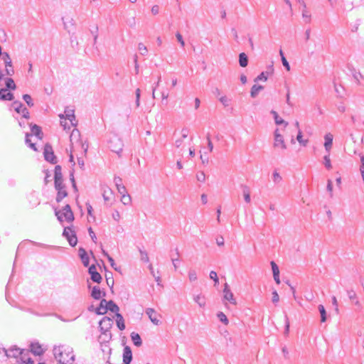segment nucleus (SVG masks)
<instances>
[{
	"label": "nucleus",
	"mask_w": 364,
	"mask_h": 364,
	"mask_svg": "<svg viewBox=\"0 0 364 364\" xmlns=\"http://www.w3.org/2000/svg\"><path fill=\"white\" fill-rule=\"evenodd\" d=\"M53 353L59 364H73L75 360L73 350L70 346H60L55 347Z\"/></svg>",
	"instance_id": "obj_1"
},
{
	"label": "nucleus",
	"mask_w": 364,
	"mask_h": 364,
	"mask_svg": "<svg viewBox=\"0 0 364 364\" xmlns=\"http://www.w3.org/2000/svg\"><path fill=\"white\" fill-rule=\"evenodd\" d=\"M113 321L112 318L107 316H105L102 318V320L99 322L100 330L102 333V338L104 337L103 341H109L111 338V333L109 329L112 326Z\"/></svg>",
	"instance_id": "obj_2"
},
{
	"label": "nucleus",
	"mask_w": 364,
	"mask_h": 364,
	"mask_svg": "<svg viewBox=\"0 0 364 364\" xmlns=\"http://www.w3.org/2000/svg\"><path fill=\"white\" fill-rule=\"evenodd\" d=\"M0 60H4L5 66V73L7 76H12L14 75V69L12 65V60L9 54L6 52H2V48L0 46Z\"/></svg>",
	"instance_id": "obj_3"
},
{
	"label": "nucleus",
	"mask_w": 364,
	"mask_h": 364,
	"mask_svg": "<svg viewBox=\"0 0 364 364\" xmlns=\"http://www.w3.org/2000/svg\"><path fill=\"white\" fill-rule=\"evenodd\" d=\"M108 144L110 150L120 156V154L122 151L124 146L122 139L118 136L113 135L109 138Z\"/></svg>",
	"instance_id": "obj_4"
},
{
	"label": "nucleus",
	"mask_w": 364,
	"mask_h": 364,
	"mask_svg": "<svg viewBox=\"0 0 364 364\" xmlns=\"http://www.w3.org/2000/svg\"><path fill=\"white\" fill-rule=\"evenodd\" d=\"M25 355H28V350L21 349L14 346L7 349L6 358H16L17 359L19 358L21 361H25Z\"/></svg>",
	"instance_id": "obj_5"
},
{
	"label": "nucleus",
	"mask_w": 364,
	"mask_h": 364,
	"mask_svg": "<svg viewBox=\"0 0 364 364\" xmlns=\"http://www.w3.org/2000/svg\"><path fill=\"white\" fill-rule=\"evenodd\" d=\"M63 235L67 239L70 246L75 247L77 245V238L75 232L73 230V228H65L63 232Z\"/></svg>",
	"instance_id": "obj_6"
},
{
	"label": "nucleus",
	"mask_w": 364,
	"mask_h": 364,
	"mask_svg": "<svg viewBox=\"0 0 364 364\" xmlns=\"http://www.w3.org/2000/svg\"><path fill=\"white\" fill-rule=\"evenodd\" d=\"M44 158L47 161L53 164H56L58 163L57 158L54 154L53 147L51 145L46 144L44 146L43 151Z\"/></svg>",
	"instance_id": "obj_7"
},
{
	"label": "nucleus",
	"mask_w": 364,
	"mask_h": 364,
	"mask_svg": "<svg viewBox=\"0 0 364 364\" xmlns=\"http://www.w3.org/2000/svg\"><path fill=\"white\" fill-rule=\"evenodd\" d=\"M12 107L17 113L22 114L23 118H30V113L28 112V109L26 107H24L21 102L14 101L12 104Z\"/></svg>",
	"instance_id": "obj_8"
},
{
	"label": "nucleus",
	"mask_w": 364,
	"mask_h": 364,
	"mask_svg": "<svg viewBox=\"0 0 364 364\" xmlns=\"http://www.w3.org/2000/svg\"><path fill=\"white\" fill-rule=\"evenodd\" d=\"M223 299H224V300L229 301L230 304H232L233 305L237 304L236 299L234 297V295H233L232 292L231 291V290L229 287V285L227 283H225L224 285Z\"/></svg>",
	"instance_id": "obj_9"
},
{
	"label": "nucleus",
	"mask_w": 364,
	"mask_h": 364,
	"mask_svg": "<svg viewBox=\"0 0 364 364\" xmlns=\"http://www.w3.org/2000/svg\"><path fill=\"white\" fill-rule=\"evenodd\" d=\"M88 272L90 274V278L92 282H96L97 284H100L102 282V277L100 275V274L97 272V269L95 264H92L89 267Z\"/></svg>",
	"instance_id": "obj_10"
},
{
	"label": "nucleus",
	"mask_w": 364,
	"mask_h": 364,
	"mask_svg": "<svg viewBox=\"0 0 364 364\" xmlns=\"http://www.w3.org/2000/svg\"><path fill=\"white\" fill-rule=\"evenodd\" d=\"M146 314L149 316L151 321L155 325H159L161 323L159 316H160L154 309L148 308L146 309Z\"/></svg>",
	"instance_id": "obj_11"
},
{
	"label": "nucleus",
	"mask_w": 364,
	"mask_h": 364,
	"mask_svg": "<svg viewBox=\"0 0 364 364\" xmlns=\"http://www.w3.org/2000/svg\"><path fill=\"white\" fill-rule=\"evenodd\" d=\"M132 352L129 346H126L123 349V364H130L132 360Z\"/></svg>",
	"instance_id": "obj_12"
},
{
	"label": "nucleus",
	"mask_w": 364,
	"mask_h": 364,
	"mask_svg": "<svg viewBox=\"0 0 364 364\" xmlns=\"http://www.w3.org/2000/svg\"><path fill=\"white\" fill-rule=\"evenodd\" d=\"M0 87V100L11 101L14 100V97L13 93H11L9 90H6L5 87H3L2 86H1Z\"/></svg>",
	"instance_id": "obj_13"
},
{
	"label": "nucleus",
	"mask_w": 364,
	"mask_h": 364,
	"mask_svg": "<svg viewBox=\"0 0 364 364\" xmlns=\"http://www.w3.org/2000/svg\"><path fill=\"white\" fill-rule=\"evenodd\" d=\"M273 146L274 148L280 147L283 150L287 149V145L282 134H277L276 137H274Z\"/></svg>",
	"instance_id": "obj_14"
},
{
	"label": "nucleus",
	"mask_w": 364,
	"mask_h": 364,
	"mask_svg": "<svg viewBox=\"0 0 364 364\" xmlns=\"http://www.w3.org/2000/svg\"><path fill=\"white\" fill-rule=\"evenodd\" d=\"M106 293L102 291L98 286L93 287L91 291V296L96 300L100 299L102 296H105Z\"/></svg>",
	"instance_id": "obj_15"
},
{
	"label": "nucleus",
	"mask_w": 364,
	"mask_h": 364,
	"mask_svg": "<svg viewBox=\"0 0 364 364\" xmlns=\"http://www.w3.org/2000/svg\"><path fill=\"white\" fill-rule=\"evenodd\" d=\"M270 264H271L274 279L275 282L277 284H280V279H279V267H278V266L277 265V264L274 261H272L270 262Z\"/></svg>",
	"instance_id": "obj_16"
},
{
	"label": "nucleus",
	"mask_w": 364,
	"mask_h": 364,
	"mask_svg": "<svg viewBox=\"0 0 364 364\" xmlns=\"http://www.w3.org/2000/svg\"><path fill=\"white\" fill-rule=\"evenodd\" d=\"M333 138V135L331 133H328L324 136V139H325L324 147H325L326 151L328 153L330 152V150L332 147Z\"/></svg>",
	"instance_id": "obj_17"
},
{
	"label": "nucleus",
	"mask_w": 364,
	"mask_h": 364,
	"mask_svg": "<svg viewBox=\"0 0 364 364\" xmlns=\"http://www.w3.org/2000/svg\"><path fill=\"white\" fill-rule=\"evenodd\" d=\"M273 73L272 66L269 67V70L265 72H262L255 79V82L258 81H267L268 76Z\"/></svg>",
	"instance_id": "obj_18"
},
{
	"label": "nucleus",
	"mask_w": 364,
	"mask_h": 364,
	"mask_svg": "<svg viewBox=\"0 0 364 364\" xmlns=\"http://www.w3.org/2000/svg\"><path fill=\"white\" fill-rule=\"evenodd\" d=\"M96 314L98 315H104L107 312V300L105 299H102L100 301V304L99 307L96 309Z\"/></svg>",
	"instance_id": "obj_19"
},
{
	"label": "nucleus",
	"mask_w": 364,
	"mask_h": 364,
	"mask_svg": "<svg viewBox=\"0 0 364 364\" xmlns=\"http://www.w3.org/2000/svg\"><path fill=\"white\" fill-rule=\"evenodd\" d=\"M31 351L36 355H41L43 353V350L41 346L38 343H33L31 344Z\"/></svg>",
	"instance_id": "obj_20"
},
{
	"label": "nucleus",
	"mask_w": 364,
	"mask_h": 364,
	"mask_svg": "<svg viewBox=\"0 0 364 364\" xmlns=\"http://www.w3.org/2000/svg\"><path fill=\"white\" fill-rule=\"evenodd\" d=\"M3 82H4L5 88L8 90H14L16 88V84L11 77H4Z\"/></svg>",
	"instance_id": "obj_21"
},
{
	"label": "nucleus",
	"mask_w": 364,
	"mask_h": 364,
	"mask_svg": "<svg viewBox=\"0 0 364 364\" xmlns=\"http://www.w3.org/2000/svg\"><path fill=\"white\" fill-rule=\"evenodd\" d=\"M31 125V132H32V135H35L36 137H38V139H41L43 138V132L41 131V128L36 125V124H33V125Z\"/></svg>",
	"instance_id": "obj_22"
},
{
	"label": "nucleus",
	"mask_w": 364,
	"mask_h": 364,
	"mask_svg": "<svg viewBox=\"0 0 364 364\" xmlns=\"http://www.w3.org/2000/svg\"><path fill=\"white\" fill-rule=\"evenodd\" d=\"M65 119H68L70 120L73 126H76V123H74V121L75 120V116L74 114V110L71 109H66L65 110Z\"/></svg>",
	"instance_id": "obj_23"
},
{
	"label": "nucleus",
	"mask_w": 364,
	"mask_h": 364,
	"mask_svg": "<svg viewBox=\"0 0 364 364\" xmlns=\"http://www.w3.org/2000/svg\"><path fill=\"white\" fill-rule=\"evenodd\" d=\"M107 310H109L117 314L119 313V308L112 300H110L107 301Z\"/></svg>",
	"instance_id": "obj_24"
},
{
	"label": "nucleus",
	"mask_w": 364,
	"mask_h": 364,
	"mask_svg": "<svg viewBox=\"0 0 364 364\" xmlns=\"http://www.w3.org/2000/svg\"><path fill=\"white\" fill-rule=\"evenodd\" d=\"M131 338H132L134 346H136L137 347H139L141 346L142 341H141V338L140 336L139 335V333L132 332L131 333Z\"/></svg>",
	"instance_id": "obj_25"
},
{
	"label": "nucleus",
	"mask_w": 364,
	"mask_h": 364,
	"mask_svg": "<svg viewBox=\"0 0 364 364\" xmlns=\"http://www.w3.org/2000/svg\"><path fill=\"white\" fill-rule=\"evenodd\" d=\"M264 89V87L262 85H254L250 91V95L252 98H255L259 92L262 91Z\"/></svg>",
	"instance_id": "obj_26"
},
{
	"label": "nucleus",
	"mask_w": 364,
	"mask_h": 364,
	"mask_svg": "<svg viewBox=\"0 0 364 364\" xmlns=\"http://www.w3.org/2000/svg\"><path fill=\"white\" fill-rule=\"evenodd\" d=\"M55 215L58 218V220L60 222H63V219H65L68 222H70L69 220V218L67 216V212L66 211H63V210H55Z\"/></svg>",
	"instance_id": "obj_27"
},
{
	"label": "nucleus",
	"mask_w": 364,
	"mask_h": 364,
	"mask_svg": "<svg viewBox=\"0 0 364 364\" xmlns=\"http://www.w3.org/2000/svg\"><path fill=\"white\" fill-rule=\"evenodd\" d=\"M239 64L242 68H245L248 65V57L245 53L239 54Z\"/></svg>",
	"instance_id": "obj_28"
},
{
	"label": "nucleus",
	"mask_w": 364,
	"mask_h": 364,
	"mask_svg": "<svg viewBox=\"0 0 364 364\" xmlns=\"http://www.w3.org/2000/svg\"><path fill=\"white\" fill-rule=\"evenodd\" d=\"M63 180L62 168L60 165L55 167L54 181Z\"/></svg>",
	"instance_id": "obj_29"
},
{
	"label": "nucleus",
	"mask_w": 364,
	"mask_h": 364,
	"mask_svg": "<svg viewBox=\"0 0 364 364\" xmlns=\"http://www.w3.org/2000/svg\"><path fill=\"white\" fill-rule=\"evenodd\" d=\"M116 317H117V327L121 331L124 330L125 328V324H124V321L123 316L119 313H117L116 314Z\"/></svg>",
	"instance_id": "obj_30"
},
{
	"label": "nucleus",
	"mask_w": 364,
	"mask_h": 364,
	"mask_svg": "<svg viewBox=\"0 0 364 364\" xmlns=\"http://www.w3.org/2000/svg\"><path fill=\"white\" fill-rule=\"evenodd\" d=\"M193 300L200 307H204L205 306V299L204 296L200 294L196 295L193 297Z\"/></svg>",
	"instance_id": "obj_31"
},
{
	"label": "nucleus",
	"mask_w": 364,
	"mask_h": 364,
	"mask_svg": "<svg viewBox=\"0 0 364 364\" xmlns=\"http://www.w3.org/2000/svg\"><path fill=\"white\" fill-rule=\"evenodd\" d=\"M68 196V192L65 189L57 191L56 201L60 203L64 198Z\"/></svg>",
	"instance_id": "obj_32"
},
{
	"label": "nucleus",
	"mask_w": 364,
	"mask_h": 364,
	"mask_svg": "<svg viewBox=\"0 0 364 364\" xmlns=\"http://www.w3.org/2000/svg\"><path fill=\"white\" fill-rule=\"evenodd\" d=\"M63 211H66L67 212V216L69 218L70 221H73L74 220V215H73V213L72 212V210H71V208H70V205L67 204L63 208Z\"/></svg>",
	"instance_id": "obj_33"
},
{
	"label": "nucleus",
	"mask_w": 364,
	"mask_h": 364,
	"mask_svg": "<svg viewBox=\"0 0 364 364\" xmlns=\"http://www.w3.org/2000/svg\"><path fill=\"white\" fill-rule=\"evenodd\" d=\"M318 311L321 314V321L325 322L326 321V311L324 306L321 304L318 306Z\"/></svg>",
	"instance_id": "obj_34"
},
{
	"label": "nucleus",
	"mask_w": 364,
	"mask_h": 364,
	"mask_svg": "<svg viewBox=\"0 0 364 364\" xmlns=\"http://www.w3.org/2000/svg\"><path fill=\"white\" fill-rule=\"evenodd\" d=\"M62 20L63 21L65 29H68L69 28V25L73 26L75 23V21L73 18H67L63 17Z\"/></svg>",
	"instance_id": "obj_35"
},
{
	"label": "nucleus",
	"mask_w": 364,
	"mask_h": 364,
	"mask_svg": "<svg viewBox=\"0 0 364 364\" xmlns=\"http://www.w3.org/2000/svg\"><path fill=\"white\" fill-rule=\"evenodd\" d=\"M218 318L219 320L224 324L228 325V319L225 314L223 312H219L217 314Z\"/></svg>",
	"instance_id": "obj_36"
},
{
	"label": "nucleus",
	"mask_w": 364,
	"mask_h": 364,
	"mask_svg": "<svg viewBox=\"0 0 364 364\" xmlns=\"http://www.w3.org/2000/svg\"><path fill=\"white\" fill-rule=\"evenodd\" d=\"M23 100L26 102V103L28 105V106L31 107L34 105V104L33 102V100H32L31 95H29L28 94L23 95Z\"/></svg>",
	"instance_id": "obj_37"
},
{
	"label": "nucleus",
	"mask_w": 364,
	"mask_h": 364,
	"mask_svg": "<svg viewBox=\"0 0 364 364\" xmlns=\"http://www.w3.org/2000/svg\"><path fill=\"white\" fill-rule=\"evenodd\" d=\"M243 196H244V199H245V202L250 203V190L247 186H245L243 188Z\"/></svg>",
	"instance_id": "obj_38"
},
{
	"label": "nucleus",
	"mask_w": 364,
	"mask_h": 364,
	"mask_svg": "<svg viewBox=\"0 0 364 364\" xmlns=\"http://www.w3.org/2000/svg\"><path fill=\"white\" fill-rule=\"evenodd\" d=\"M54 185L56 191L65 189V186L63 183V180L54 181Z\"/></svg>",
	"instance_id": "obj_39"
},
{
	"label": "nucleus",
	"mask_w": 364,
	"mask_h": 364,
	"mask_svg": "<svg viewBox=\"0 0 364 364\" xmlns=\"http://www.w3.org/2000/svg\"><path fill=\"white\" fill-rule=\"evenodd\" d=\"M323 160H324L325 167L328 170L331 169L332 168V166H331V163L329 153H328L327 155L324 156Z\"/></svg>",
	"instance_id": "obj_40"
},
{
	"label": "nucleus",
	"mask_w": 364,
	"mask_h": 364,
	"mask_svg": "<svg viewBox=\"0 0 364 364\" xmlns=\"http://www.w3.org/2000/svg\"><path fill=\"white\" fill-rule=\"evenodd\" d=\"M31 135H32V134H28V133H26V139H25V142H26V144L28 146H30L31 149H33V150H35V151H36V145H35V144L31 143V140H30V139H29V137H30Z\"/></svg>",
	"instance_id": "obj_41"
},
{
	"label": "nucleus",
	"mask_w": 364,
	"mask_h": 364,
	"mask_svg": "<svg viewBox=\"0 0 364 364\" xmlns=\"http://www.w3.org/2000/svg\"><path fill=\"white\" fill-rule=\"evenodd\" d=\"M197 273H196V271L195 269H191L189 272H188V279L191 282H194L196 280H197Z\"/></svg>",
	"instance_id": "obj_42"
},
{
	"label": "nucleus",
	"mask_w": 364,
	"mask_h": 364,
	"mask_svg": "<svg viewBox=\"0 0 364 364\" xmlns=\"http://www.w3.org/2000/svg\"><path fill=\"white\" fill-rule=\"evenodd\" d=\"M112 190L110 188H107V190H104L102 196L105 201H109L110 200V196H112Z\"/></svg>",
	"instance_id": "obj_43"
},
{
	"label": "nucleus",
	"mask_w": 364,
	"mask_h": 364,
	"mask_svg": "<svg viewBox=\"0 0 364 364\" xmlns=\"http://www.w3.org/2000/svg\"><path fill=\"white\" fill-rule=\"evenodd\" d=\"M138 49L142 55H146L148 53L146 46H145L142 43H139L138 44Z\"/></svg>",
	"instance_id": "obj_44"
},
{
	"label": "nucleus",
	"mask_w": 364,
	"mask_h": 364,
	"mask_svg": "<svg viewBox=\"0 0 364 364\" xmlns=\"http://www.w3.org/2000/svg\"><path fill=\"white\" fill-rule=\"evenodd\" d=\"M296 139L299 142V144H301L303 146H306L308 142V140H303L302 133L300 130H299V133L297 134Z\"/></svg>",
	"instance_id": "obj_45"
},
{
	"label": "nucleus",
	"mask_w": 364,
	"mask_h": 364,
	"mask_svg": "<svg viewBox=\"0 0 364 364\" xmlns=\"http://www.w3.org/2000/svg\"><path fill=\"white\" fill-rule=\"evenodd\" d=\"M210 278L214 281L215 286L219 283V279L217 273L215 271H210Z\"/></svg>",
	"instance_id": "obj_46"
},
{
	"label": "nucleus",
	"mask_w": 364,
	"mask_h": 364,
	"mask_svg": "<svg viewBox=\"0 0 364 364\" xmlns=\"http://www.w3.org/2000/svg\"><path fill=\"white\" fill-rule=\"evenodd\" d=\"M79 136H80V132H79V130L77 129H73L72 133H71V134H70V141H71L72 144H73V139H74V138H77Z\"/></svg>",
	"instance_id": "obj_47"
},
{
	"label": "nucleus",
	"mask_w": 364,
	"mask_h": 364,
	"mask_svg": "<svg viewBox=\"0 0 364 364\" xmlns=\"http://www.w3.org/2000/svg\"><path fill=\"white\" fill-rule=\"evenodd\" d=\"M274 121L275 124L277 125L284 124V127H287L288 125V122H285L284 119L279 117V115L275 117Z\"/></svg>",
	"instance_id": "obj_48"
},
{
	"label": "nucleus",
	"mask_w": 364,
	"mask_h": 364,
	"mask_svg": "<svg viewBox=\"0 0 364 364\" xmlns=\"http://www.w3.org/2000/svg\"><path fill=\"white\" fill-rule=\"evenodd\" d=\"M273 181L274 183H278L282 181V176L277 171H274L272 174Z\"/></svg>",
	"instance_id": "obj_49"
},
{
	"label": "nucleus",
	"mask_w": 364,
	"mask_h": 364,
	"mask_svg": "<svg viewBox=\"0 0 364 364\" xmlns=\"http://www.w3.org/2000/svg\"><path fill=\"white\" fill-rule=\"evenodd\" d=\"M121 200L124 205H127L130 203L131 198L129 195L123 194Z\"/></svg>",
	"instance_id": "obj_50"
},
{
	"label": "nucleus",
	"mask_w": 364,
	"mask_h": 364,
	"mask_svg": "<svg viewBox=\"0 0 364 364\" xmlns=\"http://www.w3.org/2000/svg\"><path fill=\"white\" fill-rule=\"evenodd\" d=\"M118 192L121 194H127V190L125 186L122 183H118V186H116Z\"/></svg>",
	"instance_id": "obj_51"
},
{
	"label": "nucleus",
	"mask_w": 364,
	"mask_h": 364,
	"mask_svg": "<svg viewBox=\"0 0 364 364\" xmlns=\"http://www.w3.org/2000/svg\"><path fill=\"white\" fill-rule=\"evenodd\" d=\"M6 355L7 349L0 347V360H5L6 358Z\"/></svg>",
	"instance_id": "obj_52"
},
{
	"label": "nucleus",
	"mask_w": 364,
	"mask_h": 364,
	"mask_svg": "<svg viewBox=\"0 0 364 364\" xmlns=\"http://www.w3.org/2000/svg\"><path fill=\"white\" fill-rule=\"evenodd\" d=\"M289 332V321L287 315H285V329H284V335L287 336Z\"/></svg>",
	"instance_id": "obj_53"
},
{
	"label": "nucleus",
	"mask_w": 364,
	"mask_h": 364,
	"mask_svg": "<svg viewBox=\"0 0 364 364\" xmlns=\"http://www.w3.org/2000/svg\"><path fill=\"white\" fill-rule=\"evenodd\" d=\"M110 274L111 276L110 277H108L107 274H106V282H107V284L109 287H110L111 288L113 287V285H114V279L113 277H112V273L110 272Z\"/></svg>",
	"instance_id": "obj_54"
},
{
	"label": "nucleus",
	"mask_w": 364,
	"mask_h": 364,
	"mask_svg": "<svg viewBox=\"0 0 364 364\" xmlns=\"http://www.w3.org/2000/svg\"><path fill=\"white\" fill-rule=\"evenodd\" d=\"M140 254H141V260L145 262H149V257H148L147 252L146 251L140 250Z\"/></svg>",
	"instance_id": "obj_55"
},
{
	"label": "nucleus",
	"mask_w": 364,
	"mask_h": 364,
	"mask_svg": "<svg viewBox=\"0 0 364 364\" xmlns=\"http://www.w3.org/2000/svg\"><path fill=\"white\" fill-rule=\"evenodd\" d=\"M327 191L330 192V196H333V184L331 180L328 179L327 181Z\"/></svg>",
	"instance_id": "obj_56"
},
{
	"label": "nucleus",
	"mask_w": 364,
	"mask_h": 364,
	"mask_svg": "<svg viewBox=\"0 0 364 364\" xmlns=\"http://www.w3.org/2000/svg\"><path fill=\"white\" fill-rule=\"evenodd\" d=\"M107 259H108V261L109 262L111 267H112L114 270L118 271V268H117V265H116V264H115L114 260L113 259V258H112L111 256L107 255Z\"/></svg>",
	"instance_id": "obj_57"
},
{
	"label": "nucleus",
	"mask_w": 364,
	"mask_h": 364,
	"mask_svg": "<svg viewBox=\"0 0 364 364\" xmlns=\"http://www.w3.org/2000/svg\"><path fill=\"white\" fill-rule=\"evenodd\" d=\"M196 178L198 181L204 182L205 181V175L204 172L201 171L196 175Z\"/></svg>",
	"instance_id": "obj_58"
},
{
	"label": "nucleus",
	"mask_w": 364,
	"mask_h": 364,
	"mask_svg": "<svg viewBox=\"0 0 364 364\" xmlns=\"http://www.w3.org/2000/svg\"><path fill=\"white\" fill-rule=\"evenodd\" d=\"M80 259H81V261L85 267L89 266L90 260H89V257L87 255H86V256H82L80 257Z\"/></svg>",
	"instance_id": "obj_59"
},
{
	"label": "nucleus",
	"mask_w": 364,
	"mask_h": 364,
	"mask_svg": "<svg viewBox=\"0 0 364 364\" xmlns=\"http://www.w3.org/2000/svg\"><path fill=\"white\" fill-rule=\"evenodd\" d=\"M219 100L225 107H228L229 105V100L226 96H222L219 98Z\"/></svg>",
	"instance_id": "obj_60"
},
{
	"label": "nucleus",
	"mask_w": 364,
	"mask_h": 364,
	"mask_svg": "<svg viewBox=\"0 0 364 364\" xmlns=\"http://www.w3.org/2000/svg\"><path fill=\"white\" fill-rule=\"evenodd\" d=\"M279 300V294L277 293V291L276 290L273 291H272V301L273 303H277Z\"/></svg>",
	"instance_id": "obj_61"
},
{
	"label": "nucleus",
	"mask_w": 364,
	"mask_h": 364,
	"mask_svg": "<svg viewBox=\"0 0 364 364\" xmlns=\"http://www.w3.org/2000/svg\"><path fill=\"white\" fill-rule=\"evenodd\" d=\"M176 37L178 41L179 42V43L181 44V47H184L185 42H184V41L183 39L182 35L180 33L178 32L176 34Z\"/></svg>",
	"instance_id": "obj_62"
},
{
	"label": "nucleus",
	"mask_w": 364,
	"mask_h": 364,
	"mask_svg": "<svg viewBox=\"0 0 364 364\" xmlns=\"http://www.w3.org/2000/svg\"><path fill=\"white\" fill-rule=\"evenodd\" d=\"M347 294L350 300L356 298V293L353 289L347 290Z\"/></svg>",
	"instance_id": "obj_63"
},
{
	"label": "nucleus",
	"mask_w": 364,
	"mask_h": 364,
	"mask_svg": "<svg viewBox=\"0 0 364 364\" xmlns=\"http://www.w3.org/2000/svg\"><path fill=\"white\" fill-rule=\"evenodd\" d=\"M28 355H25V361H21L22 364H34V362L31 358L28 357Z\"/></svg>",
	"instance_id": "obj_64"
}]
</instances>
